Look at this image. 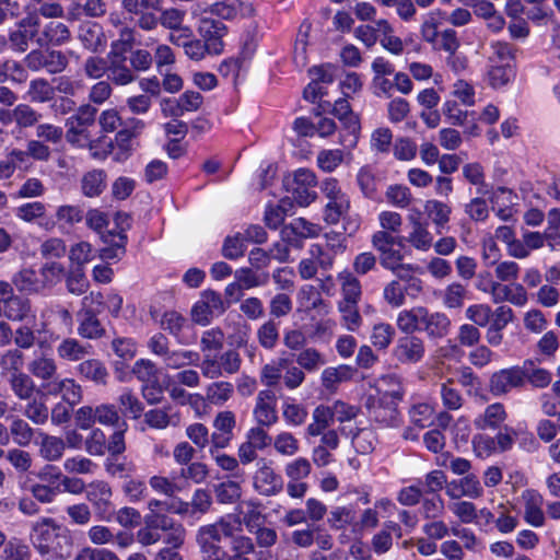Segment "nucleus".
Segmentation results:
<instances>
[{"label": "nucleus", "instance_id": "9d476101", "mask_svg": "<svg viewBox=\"0 0 560 560\" xmlns=\"http://www.w3.org/2000/svg\"><path fill=\"white\" fill-rule=\"evenodd\" d=\"M253 487L259 494L272 497L281 493L283 479L271 463L261 460L257 464V469L253 475Z\"/></svg>", "mask_w": 560, "mask_h": 560}, {"label": "nucleus", "instance_id": "bb28decb", "mask_svg": "<svg viewBox=\"0 0 560 560\" xmlns=\"http://www.w3.org/2000/svg\"><path fill=\"white\" fill-rule=\"evenodd\" d=\"M78 38L89 51H103L107 45L106 36L100 24L93 22L82 23L79 26Z\"/></svg>", "mask_w": 560, "mask_h": 560}, {"label": "nucleus", "instance_id": "e433bc0d", "mask_svg": "<svg viewBox=\"0 0 560 560\" xmlns=\"http://www.w3.org/2000/svg\"><path fill=\"white\" fill-rule=\"evenodd\" d=\"M312 421L306 428L311 436H318L334 423L330 404H319L312 411Z\"/></svg>", "mask_w": 560, "mask_h": 560}, {"label": "nucleus", "instance_id": "72a5a7b5", "mask_svg": "<svg viewBox=\"0 0 560 560\" xmlns=\"http://www.w3.org/2000/svg\"><path fill=\"white\" fill-rule=\"evenodd\" d=\"M281 416L290 428H299L306 421L308 410L305 405L298 402L294 398L287 397L281 402Z\"/></svg>", "mask_w": 560, "mask_h": 560}, {"label": "nucleus", "instance_id": "412c9836", "mask_svg": "<svg viewBox=\"0 0 560 560\" xmlns=\"http://www.w3.org/2000/svg\"><path fill=\"white\" fill-rule=\"evenodd\" d=\"M370 417L385 425H395L398 420L397 404L371 394L366 401Z\"/></svg>", "mask_w": 560, "mask_h": 560}, {"label": "nucleus", "instance_id": "a18cd8bd", "mask_svg": "<svg viewBox=\"0 0 560 560\" xmlns=\"http://www.w3.org/2000/svg\"><path fill=\"white\" fill-rule=\"evenodd\" d=\"M92 347L83 345L75 338H66L57 348L58 357L69 361H78L91 353Z\"/></svg>", "mask_w": 560, "mask_h": 560}, {"label": "nucleus", "instance_id": "4d7b16f0", "mask_svg": "<svg viewBox=\"0 0 560 560\" xmlns=\"http://www.w3.org/2000/svg\"><path fill=\"white\" fill-rule=\"evenodd\" d=\"M417 142L407 137L396 138L393 143V154L397 161L411 162L417 156Z\"/></svg>", "mask_w": 560, "mask_h": 560}, {"label": "nucleus", "instance_id": "49530a36", "mask_svg": "<svg viewBox=\"0 0 560 560\" xmlns=\"http://www.w3.org/2000/svg\"><path fill=\"white\" fill-rule=\"evenodd\" d=\"M234 386L229 381H215L206 388V399L217 406L224 405L233 397Z\"/></svg>", "mask_w": 560, "mask_h": 560}, {"label": "nucleus", "instance_id": "69168bd1", "mask_svg": "<svg viewBox=\"0 0 560 560\" xmlns=\"http://www.w3.org/2000/svg\"><path fill=\"white\" fill-rule=\"evenodd\" d=\"M10 383L12 390L20 399H30L35 389L33 380L22 372H14Z\"/></svg>", "mask_w": 560, "mask_h": 560}, {"label": "nucleus", "instance_id": "6ab92c4d", "mask_svg": "<svg viewBox=\"0 0 560 560\" xmlns=\"http://www.w3.org/2000/svg\"><path fill=\"white\" fill-rule=\"evenodd\" d=\"M119 44L113 43L108 54L107 75L117 85H128L136 79V75L126 65V57L118 51Z\"/></svg>", "mask_w": 560, "mask_h": 560}, {"label": "nucleus", "instance_id": "7c9ffc66", "mask_svg": "<svg viewBox=\"0 0 560 560\" xmlns=\"http://www.w3.org/2000/svg\"><path fill=\"white\" fill-rule=\"evenodd\" d=\"M377 397L387 399L396 405L404 398L405 388L402 382L397 375H385L377 380L375 386Z\"/></svg>", "mask_w": 560, "mask_h": 560}, {"label": "nucleus", "instance_id": "338daca9", "mask_svg": "<svg viewBox=\"0 0 560 560\" xmlns=\"http://www.w3.org/2000/svg\"><path fill=\"white\" fill-rule=\"evenodd\" d=\"M393 144V132L389 128L380 127L371 133V150L377 153H388Z\"/></svg>", "mask_w": 560, "mask_h": 560}, {"label": "nucleus", "instance_id": "052dcab7", "mask_svg": "<svg viewBox=\"0 0 560 560\" xmlns=\"http://www.w3.org/2000/svg\"><path fill=\"white\" fill-rule=\"evenodd\" d=\"M121 411L132 419L141 417L144 407L137 394L131 390H125L119 396Z\"/></svg>", "mask_w": 560, "mask_h": 560}, {"label": "nucleus", "instance_id": "7ed1b4c3", "mask_svg": "<svg viewBox=\"0 0 560 560\" xmlns=\"http://www.w3.org/2000/svg\"><path fill=\"white\" fill-rule=\"evenodd\" d=\"M96 113L97 109L89 105L79 107L66 122L67 141L77 148H86L91 139L89 129L94 126Z\"/></svg>", "mask_w": 560, "mask_h": 560}, {"label": "nucleus", "instance_id": "5701e85b", "mask_svg": "<svg viewBox=\"0 0 560 560\" xmlns=\"http://www.w3.org/2000/svg\"><path fill=\"white\" fill-rule=\"evenodd\" d=\"M427 310L425 306L416 305L398 312L396 315V327L400 332L409 335L423 331Z\"/></svg>", "mask_w": 560, "mask_h": 560}, {"label": "nucleus", "instance_id": "ea45409f", "mask_svg": "<svg viewBox=\"0 0 560 560\" xmlns=\"http://www.w3.org/2000/svg\"><path fill=\"white\" fill-rule=\"evenodd\" d=\"M349 208L350 199L347 194L329 199L324 208V220L330 225H336L341 219H346L349 213Z\"/></svg>", "mask_w": 560, "mask_h": 560}, {"label": "nucleus", "instance_id": "2f4dec72", "mask_svg": "<svg viewBox=\"0 0 560 560\" xmlns=\"http://www.w3.org/2000/svg\"><path fill=\"white\" fill-rule=\"evenodd\" d=\"M447 13L441 9L431 10L425 13L420 26V34L424 42L436 45L439 40V26L446 20Z\"/></svg>", "mask_w": 560, "mask_h": 560}, {"label": "nucleus", "instance_id": "4468645a", "mask_svg": "<svg viewBox=\"0 0 560 560\" xmlns=\"http://www.w3.org/2000/svg\"><path fill=\"white\" fill-rule=\"evenodd\" d=\"M242 521L237 515H226L211 523L210 525L202 526L198 533L202 534L207 539L213 542L221 544L224 538H233L235 533L242 532Z\"/></svg>", "mask_w": 560, "mask_h": 560}, {"label": "nucleus", "instance_id": "680f3d73", "mask_svg": "<svg viewBox=\"0 0 560 560\" xmlns=\"http://www.w3.org/2000/svg\"><path fill=\"white\" fill-rule=\"evenodd\" d=\"M196 539L203 560H224L226 558V551L222 544L213 542V540L207 539L198 532Z\"/></svg>", "mask_w": 560, "mask_h": 560}, {"label": "nucleus", "instance_id": "423d86ee", "mask_svg": "<svg viewBox=\"0 0 560 560\" xmlns=\"http://www.w3.org/2000/svg\"><path fill=\"white\" fill-rule=\"evenodd\" d=\"M224 301L214 291H203L200 299L191 307V320L200 326L209 325L213 317L223 314Z\"/></svg>", "mask_w": 560, "mask_h": 560}, {"label": "nucleus", "instance_id": "58836bf2", "mask_svg": "<svg viewBox=\"0 0 560 560\" xmlns=\"http://www.w3.org/2000/svg\"><path fill=\"white\" fill-rule=\"evenodd\" d=\"M451 328V320L445 313L430 312L427 310L423 332L429 338H442L447 336Z\"/></svg>", "mask_w": 560, "mask_h": 560}, {"label": "nucleus", "instance_id": "b1692460", "mask_svg": "<svg viewBox=\"0 0 560 560\" xmlns=\"http://www.w3.org/2000/svg\"><path fill=\"white\" fill-rule=\"evenodd\" d=\"M58 529L59 527L50 518H43L34 524L31 539L40 553H49Z\"/></svg>", "mask_w": 560, "mask_h": 560}, {"label": "nucleus", "instance_id": "2eb2a0df", "mask_svg": "<svg viewBox=\"0 0 560 560\" xmlns=\"http://www.w3.org/2000/svg\"><path fill=\"white\" fill-rule=\"evenodd\" d=\"M198 32L209 48L210 55H221L224 51L223 37L228 33L223 22L212 19H201L198 24Z\"/></svg>", "mask_w": 560, "mask_h": 560}, {"label": "nucleus", "instance_id": "ddd939ff", "mask_svg": "<svg viewBox=\"0 0 560 560\" xmlns=\"http://www.w3.org/2000/svg\"><path fill=\"white\" fill-rule=\"evenodd\" d=\"M207 11L228 21L237 19V16L249 19L256 13L253 0H222L203 10V12Z\"/></svg>", "mask_w": 560, "mask_h": 560}, {"label": "nucleus", "instance_id": "79ce46f5", "mask_svg": "<svg viewBox=\"0 0 560 560\" xmlns=\"http://www.w3.org/2000/svg\"><path fill=\"white\" fill-rule=\"evenodd\" d=\"M342 300L340 302L359 303L361 296V283L354 275L348 270L338 275Z\"/></svg>", "mask_w": 560, "mask_h": 560}, {"label": "nucleus", "instance_id": "f257e3e1", "mask_svg": "<svg viewBox=\"0 0 560 560\" xmlns=\"http://www.w3.org/2000/svg\"><path fill=\"white\" fill-rule=\"evenodd\" d=\"M477 289L491 295L494 303L510 302L515 306H524L528 294L522 283H501L491 279L490 273L479 277Z\"/></svg>", "mask_w": 560, "mask_h": 560}, {"label": "nucleus", "instance_id": "f03ea898", "mask_svg": "<svg viewBox=\"0 0 560 560\" xmlns=\"http://www.w3.org/2000/svg\"><path fill=\"white\" fill-rule=\"evenodd\" d=\"M372 244L380 253L382 266L402 277V271L411 270L410 266L402 262L404 254L396 248L397 237L388 234L387 231H376L372 236Z\"/></svg>", "mask_w": 560, "mask_h": 560}, {"label": "nucleus", "instance_id": "0e129e2a", "mask_svg": "<svg viewBox=\"0 0 560 560\" xmlns=\"http://www.w3.org/2000/svg\"><path fill=\"white\" fill-rule=\"evenodd\" d=\"M296 362L300 368L307 371H316L326 364V359L315 348H306L300 351L296 357Z\"/></svg>", "mask_w": 560, "mask_h": 560}, {"label": "nucleus", "instance_id": "a211bd4d", "mask_svg": "<svg viewBox=\"0 0 560 560\" xmlns=\"http://www.w3.org/2000/svg\"><path fill=\"white\" fill-rule=\"evenodd\" d=\"M235 422L233 411L223 410L218 412L212 421L213 432L211 434V446L226 447L230 445L233 440Z\"/></svg>", "mask_w": 560, "mask_h": 560}, {"label": "nucleus", "instance_id": "aec40b11", "mask_svg": "<svg viewBox=\"0 0 560 560\" xmlns=\"http://www.w3.org/2000/svg\"><path fill=\"white\" fill-rule=\"evenodd\" d=\"M446 494L453 499H459L462 497L477 499L485 494V489L476 475L467 474L450 482L446 486Z\"/></svg>", "mask_w": 560, "mask_h": 560}, {"label": "nucleus", "instance_id": "39448f33", "mask_svg": "<svg viewBox=\"0 0 560 560\" xmlns=\"http://www.w3.org/2000/svg\"><path fill=\"white\" fill-rule=\"evenodd\" d=\"M103 300L104 295L102 292H91L83 298L82 317L78 327V334L80 336L85 338H97L104 332L103 327L96 317V314L103 313Z\"/></svg>", "mask_w": 560, "mask_h": 560}, {"label": "nucleus", "instance_id": "c85d7f7f", "mask_svg": "<svg viewBox=\"0 0 560 560\" xmlns=\"http://www.w3.org/2000/svg\"><path fill=\"white\" fill-rule=\"evenodd\" d=\"M71 33L67 24L59 21H50L43 26V30L38 35L37 43L40 46H60L69 43Z\"/></svg>", "mask_w": 560, "mask_h": 560}, {"label": "nucleus", "instance_id": "0eeeda50", "mask_svg": "<svg viewBox=\"0 0 560 560\" xmlns=\"http://www.w3.org/2000/svg\"><path fill=\"white\" fill-rule=\"evenodd\" d=\"M334 114L345 126L347 133L339 135V142L345 149L352 150L359 141L360 135V119L351 112L349 101L347 98H339L335 102Z\"/></svg>", "mask_w": 560, "mask_h": 560}, {"label": "nucleus", "instance_id": "9b49d317", "mask_svg": "<svg viewBox=\"0 0 560 560\" xmlns=\"http://www.w3.org/2000/svg\"><path fill=\"white\" fill-rule=\"evenodd\" d=\"M86 497L100 520L110 521L114 517L113 490L107 482L94 481L88 485Z\"/></svg>", "mask_w": 560, "mask_h": 560}, {"label": "nucleus", "instance_id": "cd10ccee", "mask_svg": "<svg viewBox=\"0 0 560 560\" xmlns=\"http://www.w3.org/2000/svg\"><path fill=\"white\" fill-rule=\"evenodd\" d=\"M148 483L156 494L168 498H175L176 494L187 488V485L182 481L179 474L175 472L171 476L153 475L149 478Z\"/></svg>", "mask_w": 560, "mask_h": 560}, {"label": "nucleus", "instance_id": "c03bdc74", "mask_svg": "<svg viewBox=\"0 0 560 560\" xmlns=\"http://www.w3.org/2000/svg\"><path fill=\"white\" fill-rule=\"evenodd\" d=\"M200 355L196 350H168L164 365L168 369H180L189 365H200Z\"/></svg>", "mask_w": 560, "mask_h": 560}, {"label": "nucleus", "instance_id": "4c0bfd02", "mask_svg": "<svg viewBox=\"0 0 560 560\" xmlns=\"http://www.w3.org/2000/svg\"><path fill=\"white\" fill-rule=\"evenodd\" d=\"M424 212L432 220L436 232H441L450 221L452 208L447 203L439 201V199H427Z\"/></svg>", "mask_w": 560, "mask_h": 560}, {"label": "nucleus", "instance_id": "774afa93", "mask_svg": "<svg viewBox=\"0 0 560 560\" xmlns=\"http://www.w3.org/2000/svg\"><path fill=\"white\" fill-rule=\"evenodd\" d=\"M466 289L459 282L450 283L442 293L443 303L446 307H460L465 302Z\"/></svg>", "mask_w": 560, "mask_h": 560}, {"label": "nucleus", "instance_id": "393cba45", "mask_svg": "<svg viewBox=\"0 0 560 560\" xmlns=\"http://www.w3.org/2000/svg\"><path fill=\"white\" fill-rule=\"evenodd\" d=\"M410 231L406 236V242L417 250L428 252L433 246V235L428 229V224L422 223L419 217L408 215Z\"/></svg>", "mask_w": 560, "mask_h": 560}, {"label": "nucleus", "instance_id": "c756f323", "mask_svg": "<svg viewBox=\"0 0 560 560\" xmlns=\"http://www.w3.org/2000/svg\"><path fill=\"white\" fill-rule=\"evenodd\" d=\"M48 394L62 397L69 405L78 404L82 398L81 387L72 378H55L44 386Z\"/></svg>", "mask_w": 560, "mask_h": 560}, {"label": "nucleus", "instance_id": "864d4df0", "mask_svg": "<svg viewBox=\"0 0 560 560\" xmlns=\"http://www.w3.org/2000/svg\"><path fill=\"white\" fill-rule=\"evenodd\" d=\"M515 77L513 65H493L488 71L489 84L494 88H503Z\"/></svg>", "mask_w": 560, "mask_h": 560}, {"label": "nucleus", "instance_id": "a19ab883", "mask_svg": "<svg viewBox=\"0 0 560 560\" xmlns=\"http://www.w3.org/2000/svg\"><path fill=\"white\" fill-rule=\"evenodd\" d=\"M107 185V174L101 170L85 173L81 178V190L86 197H97Z\"/></svg>", "mask_w": 560, "mask_h": 560}, {"label": "nucleus", "instance_id": "603ef678", "mask_svg": "<svg viewBox=\"0 0 560 560\" xmlns=\"http://www.w3.org/2000/svg\"><path fill=\"white\" fill-rule=\"evenodd\" d=\"M360 191L368 198H373L377 192V177L371 165H363L357 174Z\"/></svg>", "mask_w": 560, "mask_h": 560}, {"label": "nucleus", "instance_id": "37998d69", "mask_svg": "<svg viewBox=\"0 0 560 560\" xmlns=\"http://www.w3.org/2000/svg\"><path fill=\"white\" fill-rule=\"evenodd\" d=\"M161 326L165 331L174 335L177 338L178 343H189L188 339H186L184 335V330L187 326L186 318L182 314L175 311L165 312L161 318Z\"/></svg>", "mask_w": 560, "mask_h": 560}, {"label": "nucleus", "instance_id": "3c124183", "mask_svg": "<svg viewBox=\"0 0 560 560\" xmlns=\"http://www.w3.org/2000/svg\"><path fill=\"white\" fill-rule=\"evenodd\" d=\"M358 304L359 303L349 302L338 303L342 325L348 329V331H358L362 324Z\"/></svg>", "mask_w": 560, "mask_h": 560}, {"label": "nucleus", "instance_id": "de8ad7c7", "mask_svg": "<svg viewBox=\"0 0 560 560\" xmlns=\"http://www.w3.org/2000/svg\"><path fill=\"white\" fill-rule=\"evenodd\" d=\"M66 450V443L55 435L42 434L39 442V455L47 462L60 460Z\"/></svg>", "mask_w": 560, "mask_h": 560}, {"label": "nucleus", "instance_id": "a878e982", "mask_svg": "<svg viewBox=\"0 0 560 560\" xmlns=\"http://www.w3.org/2000/svg\"><path fill=\"white\" fill-rule=\"evenodd\" d=\"M254 418L261 425H272L278 420L276 396L272 390H261L256 398Z\"/></svg>", "mask_w": 560, "mask_h": 560}, {"label": "nucleus", "instance_id": "473e14b6", "mask_svg": "<svg viewBox=\"0 0 560 560\" xmlns=\"http://www.w3.org/2000/svg\"><path fill=\"white\" fill-rule=\"evenodd\" d=\"M351 150L324 149L317 153L316 163L318 168L325 173H332L339 165L351 159Z\"/></svg>", "mask_w": 560, "mask_h": 560}, {"label": "nucleus", "instance_id": "09e8293b", "mask_svg": "<svg viewBox=\"0 0 560 560\" xmlns=\"http://www.w3.org/2000/svg\"><path fill=\"white\" fill-rule=\"evenodd\" d=\"M273 450L282 456H294L301 450V443L296 436L289 431H281L271 440Z\"/></svg>", "mask_w": 560, "mask_h": 560}, {"label": "nucleus", "instance_id": "8fccbe9b", "mask_svg": "<svg viewBox=\"0 0 560 560\" xmlns=\"http://www.w3.org/2000/svg\"><path fill=\"white\" fill-rule=\"evenodd\" d=\"M167 503L162 500L158 499H150L147 503V508L149 510V513L144 516V523L148 526H152L155 528L161 529H167L168 527H172V522L170 518H167L164 515H159L156 513V510L165 509L167 510Z\"/></svg>", "mask_w": 560, "mask_h": 560}, {"label": "nucleus", "instance_id": "f8f14e48", "mask_svg": "<svg viewBox=\"0 0 560 560\" xmlns=\"http://www.w3.org/2000/svg\"><path fill=\"white\" fill-rule=\"evenodd\" d=\"M40 325L34 326V331L38 335H49L59 337L61 334H69L72 329V316L69 311L59 308L57 311H47L43 313Z\"/></svg>", "mask_w": 560, "mask_h": 560}, {"label": "nucleus", "instance_id": "13d9d810", "mask_svg": "<svg viewBox=\"0 0 560 560\" xmlns=\"http://www.w3.org/2000/svg\"><path fill=\"white\" fill-rule=\"evenodd\" d=\"M78 370L80 374L89 380H92L96 383H106L108 377V371L104 366V364L95 359H90L83 361Z\"/></svg>", "mask_w": 560, "mask_h": 560}, {"label": "nucleus", "instance_id": "6e6552de", "mask_svg": "<svg viewBox=\"0 0 560 560\" xmlns=\"http://www.w3.org/2000/svg\"><path fill=\"white\" fill-rule=\"evenodd\" d=\"M425 342L421 337L406 334L396 340L393 357L399 364L416 365L425 357Z\"/></svg>", "mask_w": 560, "mask_h": 560}, {"label": "nucleus", "instance_id": "f704fd0d", "mask_svg": "<svg viewBox=\"0 0 560 560\" xmlns=\"http://www.w3.org/2000/svg\"><path fill=\"white\" fill-rule=\"evenodd\" d=\"M103 241L108 244L107 247L100 250V258L104 260H119L126 253V244L128 241L124 231L113 234L108 232L103 235Z\"/></svg>", "mask_w": 560, "mask_h": 560}, {"label": "nucleus", "instance_id": "e2e57ef3", "mask_svg": "<svg viewBox=\"0 0 560 560\" xmlns=\"http://www.w3.org/2000/svg\"><path fill=\"white\" fill-rule=\"evenodd\" d=\"M376 442L375 433L369 429H359L351 435L352 446L360 454H369L373 452Z\"/></svg>", "mask_w": 560, "mask_h": 560}, {"label": "nucleus", "instance_id": "4be33fe9", "mask_svg": "<svg viewBox=\"0 0 560 560\" xmlns=\"http://www.w3.org/2000/svg\"><path fill=\"white\" fill-rule=\"evenodd\" d=\"M508 419V412L502 402H492L488 405L483 412L479 413L475 420V429L479 431L501 430Z\"/></svg>", "mask_w": 560, "mask_h": 560}, {"label": "nucleus", "instance_id": "20e7f679", "mask_svg": "<svg viewBox=\"0 0 560 560\" xmlns=\"http://www.w3.org/2000/svg\"><path fill=\"white\" fill-rule=\"evenodd\" d=\"M241 366L242 357L236 349L224 350L219 355L205 354L200 363L202 376L211 380L233 375Z\"/></svg>", "mask_w": 560, "mask_h": 560}, {"label": "nucleus", "instance_id": "6e6d98bb", "mask_svg": "<svg viewBox=\"0 0 560 560\" xmlns=\"http://www.w3.org/2000/svg\"><path fill=\"white\" fill-rule=\"evenodd\" d=\"M385 197L387 202L396 208H407L412 200V195L408 186L393 184L387 186Z\"/></svg>", "mask_w": 560, "mask_h": 560}, {"label": "nucleus", "instance_id": "1a4fd4ad", "mask_svg": "<svg viewBox=\"0 0 560 560\" xmlns=\"http://www.w3.org/2000/svg\"><path fill=\"white\" fill-rule=\"evenodd\" d=\"M526 381V364L495 371L489 382V389L495 397L506 394L514 388L523 387Z\"/></svg>", "mask_w": 560, "mask_h": 560}, {"label": "nucleus", "instance_id": "bf43d9fd", "mask_svg": "<svg viewBox=\"0 0 560 560\" xmlns=\"http://www.w3.org/2000/svg\"><path fill=\"white\" fill-rule=\"evenodd\" d=\"M395 337V328L388 323L375 324L370 336L371 343L378 349H387Z\"/></svg>", "mask_w": 560, "mask_h": 560}, {"label": "nucleus", "instance_id": "c9c22d12", "mask_svg": "<svg viewBox=\"0 0 560 560\" xmlns=\"http://www.w3.org/2000/svg\"><path fill=\"white\" fill-rule=\"evenodd\" d=\"M355 370L346 364L328 366L320 373L322 386L328 390H335L341 382H347L354 376Z\"/></svg>", "mask_w": 560, "mask_h": 560}, {"label": "nucleus", "instance_id": "5fc2aeb1", "mask_svg": "<svg viewBox=\"0 0 560 560\" xmlns=\"http://www.w3.org/2000/svg\"><path fill=\"white\" fill-rule=\"evenodd\" d=\"M495 528L503 533H511L518 526V518L513 515L512 509L505 504H499L495 508Z\"/></svg>", "mask_w": 560, "mask_h": 560}, {"label": "nucleus", "instance_id": "dca6fc26", "mask_svg": "<svg viewBox=\"0 0 560 560\" xmlns=\"http://www.w3.org/2000/svg\"><path fill=\"white\" fill-rule=\"evenodd\" d=\"M39 30V19L35 14H28L20 21L15 30L9 33V43L11 48L18 52L26 51L31 38Z\"/></svg>", "mask_w": 560, "mask_h": 560}, {"label": "nucleus", "instance_id": "f3484780", "mask_svg": "<svg viewBox=\"0 0 560 560\" xmlns=\"http://www.w3.org/2000/svg\"><path fill=\"white\" fill-rule=\"evenodd\" d=\"M523 518L532 527H544L546 516L544 514V497L537 490L526 489L522 494Z\"/></svg>", "mask_w": 560, "mask_h": 560}]
</instances>
